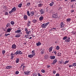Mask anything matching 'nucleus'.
Listing matches in <instances>:
<instances>
[{
	"label": "nucleus",
	"mask_w": 76,
	"mask_h": 76,
	"mask_svg": "<svg viewBox=\"0 0 76 76\" xmlns=\"http://www.w3.org/2000/svg\"><path fill=\"white\" fill-rule=\"evenodd\" d=\"M41 72L42 73H45V71L44 69H42L41 70Z\"/></svg>",
	"instance_id": "nucleus-41"
},
{
	"label": "nucleus",
	"mask_w": 76,
	"mask_h": 76,
	"mask_svg": "<svg viewBox=\"0 0 76 76\" xmlns=\"http://www.w3.org/2000/svg\"><path fill=\"white\" fill-rule=\"evenodd\" d=\"M67 37L66 36L64 37L63 38V40H65V39H67Z\"/></svg>",
	"instance_id": "nucleus-38"
},
{
	"label": "nucleus",
	"mask_w": 76,
	"mask_h": 76,
	"mask_svg": "<svg viewBox=\"0 0 76 76\" xmlns=\"http://www.w3.org/2000/svg\"><path fill=\"white\" fill-rule=\"evenodd\" d=\"M44 19V17L43 16H41L39 18V20L40 21H41L42 20Z\"/></svg>",
	"instance_id": "nucleus-10"
},
{
	"label": "nucleus",
	"mask_w": 76,
	"mask_h": 76,
	"mask_svg": "<svg viewBox=\"0 0 76 76\" xmlns=\"http://www.w3.org/2000/svg\"><path fill=\"white\" fill-rule=\"evenodd\" d=\"M56 76H60V75L58 74H57L56 75Z\"/></svg>",
	"instance_id": "nucleus-55"
},
{
	"label": "nucleus",
	"mask_w": 76,
	"mask_h": 76,
	"mask_svg": "<svg viewBox=\"0 0 76 76\" xmlns=\"http://www.w3.org/2000/svg\"><path fill=\"white\" fill-rule=\"evenodd\" d=\"M76 1V0H71V2H72V1Z\"/></svg>",
	"instance_id": "nucleus-57"
},
{
	"label": "nucleus",
	"mask_w": 76,
	"mask_h": 76,
	"mask_svg": "<svg viewBox=\"0 0 76 76\" xmlns=\"http://www.w3.org/2000/svg\"><path fill=\"white\" fill-rule=\"evenodd\" d=\"M26 66H23V70H24V68Z\"/></svg>",
	"instance_id": "nucleus-58"
},
{
	"label": "nucleus",
	"mask_w": 76,
	"mask_h": 76,
	"mask_svg": "<svg viewBox=\"0 0 76 76\" xmlns=\"http://www.w3.org/2000/svg\"><path fill=\"white\" fill-rule=\"evenodd\" d=\"M37 75L38 76H42V75H41L40 74V73H38Z\"/></svg>",
	"instance_id": "nucleus-52"
},
{
	"label": "nucleus",
	"mask_w": 76,
	"mask_h": 76,
	"mask_svg": "<svg viewBox=\"0 0 76 76\" xmlns=\"http://www.w3.org/2000/svg\"><path fill=\"white\" fill-rule=\"evenodd\" d=\"M52 50H53V47L50 48L49 49V51L50 53L52 51Z\"/></svg>",
	"instance_id": "nucleus-17"
},
{
	"label": "nucleus",
	"mask_w": 76,
	"mask_h": 76,
	"mask_svg": "<svg viewBox=\"0 0 76 76\" xmlns=\"http://www.w3.org/2000/svg\"><path fill=\"white\" fill-rule=\"evenodd\" d=\"M26 38V39H27V38H28V39H32V37H30V38L27 37Z\"/></svg>",
	"instance_id": "nucleus-54"
},
{
	"label": "nucleus",
	"mask_w": 76,
	"mask_h": 76,
	"mask_svg": "<svg viewBox=\"0 0 76 76\" xmlns=\"http://www.w3.org/2000/svg\"><path fill=\"white\" fill-rule=\"evenodd\" d=\"M11 57V60H13L14 58V57L15 56L13 55V53H12L10 54Z\"/></svg>",
	"instance_id": "nucleus-4"
},
{
	"label": "nucleus",
	"mask_w": 76,
	"mask_h": 76,
	"mask_svg": "<svg viewBox=\"0 0 76 76\" xmlns=\"http://www.w3.org/2000/svg\"><path fill=\"white\" fill-rule=\"evenodd\" d=\"M60 49V47L58 46H57L56 48V50H59Z\"/></svg>",
	"instance_id": "nucleus-35"
},
{
	"label": "nucleus",
	"mask_w": 76,
	"mask_h": 76,
	"mask_svg": "<svg viewBox=\"0 0 76 76\" xmlns=\"http://www.w3.org/2000/svg\"><path fill=\"white\" fill-rule=\"evenodd\" d=\"M31 53H32V55H33L34 56H35V50H33L32 51Z\"/></svg>",
	"instance_id": "nucleus-18"
},
{
	"label": "nucleus",
	"mask_w": 76,
	"mask_h": 76,
	"mask_svg": "<svg viewBox=\"0 0 76 76\" xmlns=\"http://www.w3.org/2000/svg\"><path fill=\"white\" fill-rule=\"evenodd\" d=\"M12 10L13 12H15V11H16V8L15 7H14L12 9Z\"/></svg>",
	"instance_id": "nucleus-11"
},
{
	"label": "nucleus",
	"mask_w": 76,
	"mask_h": 76,
	"mask_svg": "<svg viewBox=\"0 0 76 76\" xmlns=\"http://www.w3.org/2000/svg\"><path fill=\"white\" fill-rule=\"evenodd\" d=\"M4 15H8V12H6L4 14Z\"/></svg>",
	"instance_id": "nucleus-50"
},
{
	"label": "nucleus",
	"mask_w": 76,
	"mask_h": 76,
	"mask_svg": "<svg viewBox=\"0 0 76 76\" xmlns=\"http://www.w3.org/2000/svg\"><path fill=\"white\" fill-rule=\"evenodd\" d=\"M53 4H54V2L52 1L51 2V3H50L49 4L50 6H53Z\"/></svg>",
	"instance_id": "nucleus-14"
},
{
	"label": "nucleus",
	"mask_w": 76,
	"mask_h": 76,
	"mask_svg": "<svg viewBox=\"0 0 76 76\" xmlns=\"http://www.w3.org/2000/svg\"><path fill=\"white\" fill-rule=\"evenodd\" d=\"M6 27H10V23H8L6 26Z\"/></svg>",
	"instance_id": "nucleus-22"
},
{
	"label": "nucleus",
	"mask_w": 76,
	"mask_h": 76,
	"mask_svg": "<svg viewBox=\"0 0 76 76\" xmlns=\"http://www.w3.org/2000/svg\"><path fill=\"white\" fill-rule=\"evenodd\" d=\"M60 25L61 26V28H63L64 26L65 25L64 24V23L63 22H61L60 23Z\"/></svg>",
	"instance_id": "nucleus-3"
},
{
	"label": "nucleus",
	"mask_w": 76,
	"mask_h": 76,
	"mask_svg": "<svg viewBox=\"0 0 76 76\" xmlns=\"http://www.w3.org/2000/svg\"><path fill=\"white\" fill-rule=\"evenodd\" d=\"M52 17L54 19H57L58 18V15L57 14H53L52 15Z\"/></svg>",
	"instance_id": "nucleus-2"
},
{
	"label": "nucleus",
	"mask_w": 76,
	"mask_h": 76,
	"mask_svg": "<svg viewBox=\"0 0 76 76\" xmlns=\"http://www.w3.org/2000/svg\"><path fill=\"white\" fill-rule=\"evenodd\" d=\"M72 65L73 66H74V67H75V66H76V63H73L72 64Z\"/></svg>",
	"instance_id": "nucleus-40"
},
{
	"label": "nucleus",
	"mask_w": 76,
	"mask_h": 76,
	"mask_svg": "<svg viewBox=\"0 0 76 76\" xmlns=\"http://www.w3.org/2000/svg\"><path fill=\"white\" fill-rule=\"evenodd\" d=\"M56 71H53V74H56Z\"/></svg>",
	"instance_id": "nucleus-48"
},
{
	"label": "nucleus",
	"mask_w": 76,
	"mask_h": 76,
	"mask_svg": "<svg viewBox=\"0 0 76 76\" xmlns=\"http://www.w3.org/2000/svg\"><path fill=\"white\" fill-rule=\"evenodd\" d=\"M20 37V34H17L15 36V37H17V38H19Z\"/></svg>",
	"instance_id": "nucleus-26"
},
{
	"label": "nucleus",
	"mask_w": 76,
	"mask_h": 76,
	"mask_svg": "<svg viewBox=\"0 0 76 76\" xmlns=\"http://www.w3.org/2000/svg\"><path fill=\"white\" fill-rule=\"evenodd\" d=\"M56 58V56H50L51 59H54V58Z\"/></svg>",
	"instance_id": "nucleus-23"
},
{
	"label": "nucleus",
	"mask_w": 76,
	"mask_h": 76,
	"mask_svg": "<svg viewBox=\"0 0 76 76\" xmlns=\"http://www.w3.org/2000/svg\"><path fill=\"white\" fill-rule=\"evenodd\" d=\"M38 7H41L42 6V4H39L38 5Z\"/></svg>",
	"instance_id": "nucleus-33"
},
{
	"label": "nucleus",
	"mask_w": 76,
	"mask_h": 76,
	"mask_svg": "<svg viewBox=\"0 0 76 76\" xmlns=\"http://www.w3.org/2000/svg\"><path fill=\"white\" fill-rule=\"evenodd\" d=\"M20 32H21V30H18L15 31V33L16 34H19V33H20Z\"/></svg>",
	"instance_id": "nucleus-7"
},
{
	"label": "nucleus",
	"mask_w": 76,
	"mask_h": 76,
	"mask_svg": "<svg viewBox=\"0 0 76 76\" xmlns=\"http://www.w3.org/2000/svg\"><path fill=\"white\" fill-rule=\"evenodd\" d=\"M25 31H26V32H27L28 30V28H25Z\"/></svg>",
	"instance_id": "nucleus-43"
},
{
	"label": "nucleus",
	"mask_w": 76,
	"mask_h": 76,
	"mask_svg": "<svg viewBox=\"0 0 76 76\" xmlns=\"http://www.w3.org/2000/svg\"><path fill=\"white\" fill-rule=\"evenodd\" d=\"M16 75H18L19 74V71H16L15 72Z\"/></svg>",
	"instance_id": "nucleus-49"
},
{
	"label": "nucleus",
	"mask_w": 76,
	"mask_h": 76,
	"mask_svg": "<svg viewBox=\"0 0 76 76\" xmlns=\"http://www.w3.org/2000/svg\"><path fill=\"white\" fill-rule=\"evenodd\" d=\"M6 53V51L4 50H3L2 51V53L3 54H4V53Z\"/></svg>",
	"instance_id": "nucleus-42"
},
{
	"label": "nucleus",
	"mask_w": 76,
	"mask_h": 76,
	"mask_svg": "<svg viewBox=\"0 0 76 76\" xmlns=\"http://www.w3.org/2000/svg\"><path fill=\"white\" fill-rule=\"evenodd\" d=\"M27 14L28 16H30V15H31L30 13H29V11H27Z\"/></svg>",
	"instance_id": "nucleus-31"
},
{
	"label": "nucleus",
	"mask_w": 76,
	"mask_h": 76,
	"mask_svg": "<svg viewBox=\"0 0 76 76\" xmlns=\"http://www.w3.org/2000/svg\"><path fill=\"white\" fill-rule=\"evenodd\" d=\"M44 58L46 60L48 59V55H45L44 56Z\"/></svg>",
	"instance_id": "nucleus-13"
},
{
	"label": "nucleus",
	"mask_w": 76,
	"mask_h": 76,
	"mask_svg": "<svg viewBox=\"0 0 76 76\" xmlns=\"http://www.w3.org/2000/svg\"><path fill=\"white\" fill-rule=\"evenodd\" d=\"M33 76H37V74L35 72H34L33 73Z\"/></svg>",
	"instance_id": "nucleus-28"
},
{
	"label": "nucleus",
	"mask_w": 76,
	"mask_h": 76,
	"mask_svg": "<svg viewBox=\"0 0 76 76\" xmlns=\"http://www.w3.org/2000/svg\"><path fill=\"white\" fill-rule=\"evenodd\" d=\"M59 63L60 64H62L64 63V61H61L60 62H59Z\"/></svg>",
	"instance_id": "nucleus-30"
},
{
	"label": "nucleus",
	"mask_w": 76,
	"mask_h": 76,
	"mask_svg": "<svg viewBox=\"0 0 76 76\" xmlns=\"http://www.w3.org/2000/svg\"><path fill=\"white\" fill-rule=\"evenodd\" d=\"M11 25H14V24H15V22L14 21H12L11 22Z\"/></svg>",
	"instance_id": "nucleus-39"
},
{
	"label": "nucleus",
	"mask_w": 76,
	"mask_h": 76,
	"mask_svg": "<svg viewBox=\"0 0 76 76\" xmlns=\"http://www.w3.org/2000/svg\"><path fill=\"white\" fill-rule=\"evenodd\" d=\"M10 35V34H5V36L6 37H7L8 35Z\"/></svg>",
	"instance_id": "nucleus-44"
},
{
	"label": "nucleus",
	"mask_w": 76,
	"mask_h": 76,
	"mask_svg": "<svg viewBox=\"0 0 76 76\" xmlns=\"http://www.w3.org/2000/svg\"><path fill=\"white\" fill-rule=\"evenodd\" d=\"M30 4H31V3H28L27 4V6H30Z\"/></svg>",
	"instance_id": "nucleus-47"
},
{
	"label": "nucleus",
	"mask_w": 76,
	"mask_h": 76,
	"mask_svg": "<svg viewBox=\"0 0 76 76\" xmlns=\"http://www.w3.org/2000/svg\"><path fill=\"white\" fill-rule=\"evenodd\" d=\"M25 74L26 75H28L29 74H30V72L29 71H27L25 72Z\"/></svg>",
	"instance_id": "nucleus-20"
},
{
	"label": "nucleus",
	"mask_w": 76,
	"mask_h": 76,
	"mask_svg": "<svg viewBox=\"0 0 76 76\" xmlns=\"http://www.w3.org/2000/svg\"><path fill=\"white\" fill-rule=\"evenodd\" d=\"M16 48V45L15 44H13L12 46V48Z\"/></svg>",
	"instance_id": "nucleus-15"
},
{
	"label": "nucleus",
	"mask_w": 76,
	"mask_h": 76,
	"mask_svg": "<svg viewBox=\"0 0 76 76\" xmlns=\"http://www.w3.org/2000/svg\"><path fill=\"white\" fill-rule=\"evenodd\" d=\"M31 15H32L31 16H34V12L33 11H31L30 13Z\"/></svg>",
	"instance_id": "nucleus-27"
},
{
	"label": "nucleus",
	"mask_w": 76,
	"mask_h": 76,
	"mask_svg": "<svg viewBox=\"0 0 76 76\" xmlns=\"http://www.w3.org/2000/svg\"><path fill=\"white\" fill-rule=\"evenodd\" d=\"M41 27L42 28H46L47 26L45 25V23H43L41 25Z\"/></svg>",
	"instance_id": "nucleus-5"
},
{
	"label": "nucleus",
	"mask_w": 76,
	"mask_h": 76,
	"mask_svg": "<svg viewBox=\"0 0 76 76\" xmlns=\"http://www.w3.org/2000/svg\"><path fill=\"white\" fill-rule=\"evenodd\" d=\"M13 12L12 10L11 11H10L9 12V13H10V14H11V13H13Z\"/></svg>",
	"instance_id": "nucleus-45"
},
{
	"label": "nucleus",
	"mask_w": 76,
	"mask_h": 76,
	"mask_svg": "<svg viewBox=\"0 0 76 76\" xmlns=\"http://www.w3.org/2000/svg\"><path fill=\"white\" fill-rule=\"evenodd\" d=\"M28 36V35L26 34L25 35V37H26V38H27Z\"/></svg>",
	"instance_id": "nucleus-53"
},
{
	"label": "nucleus",
	"mask_w": 76,
	"mask_h": 76,
	"mask_svg": "<svg viewBox=\"0 0 76 76\" xmlns=\"http://www.w3.org/2000/svg\"><path fill=\"white\" fill-rule=\"evenodd\" d=\"M16 55H19V54H22V51H20V50H17L15 53Z\"/></svg>",
	"instance_id": "nucleus-1"
},
{
	"label": "nucleus",
	"mask_w": 76,
	"mask_h": 76,
	"mask_svg": "<svg viewBox=\"0 0 76 76\" xmlns=\"http://www.w3.org/2000/svg\"><path fill=\"white\" fill-rule=\"evenodd\" d=\"M23 18H24V19H27L28 18V17H27V15H24Z\"/></svg>",
	"instance_id": "nucleus-29"
},
{
	"label": "nucleus",
	"mask_w": 76,
	"mask_h": 76,
	"mask_svg": "<svg viewBox=\"0 0 76 76\" xmlns=\"http://www.w3.org/2000/svg\"><path fill=\"white\" fill-rule=\"evenodd\" d=\"M31 32V31H26V34H27L28 35H29V33Z\"/></svg>",
	"instance_id": "nucleus-24"
},
{
	"label": "nucleus",
	"mask_w": 76,
	"mask_h": 76,
	"mask_svg": "<svg viewBox=\"0 0 76 76\" xmlns=\"http://www.w3.org/2000/svg\"><path fill=\"white\" fill-rule=\"evenodd\" d=\"M33 56H34L33 55H28V57H29V58H32Z\"/></svg>",
	"instance_id": "nucleus-21"
},
{
	"label": "nucleus",
	"mask_w": 76,
	"mask_h": 76,
	"mask_svg": "<svg viewBox=\"0 0 76 76\" xmlns=\"http://www.w3.org/2000/svg\"><path fill=\"white\" fill-rule=\"evenodd\" d=\"M19 58H17L16 59V63H19Z\"/></svg>",
	"instance_id": "nucleus-34"
},
{
	"label": "nucleus",
	"mask_w": 76,
	"mask_h": 76,
	"mask_svg": "<svg viewBox=\"0 0 76 76\" xmlns=\"http://www.w3.org/2000/svg\"><path fill=\"white\" fill-rule=\"evenodd\" d=\"M73 67V65H70L69 66V67Z\"/></svg>",
	"instance_id": "nucleus-56"
},
{
	"label": "nucleus",
	"mask_w": 76,
	"mask_h": 76,
	"mask_svg": "<svg viewBox=\"0 0 76 76\" xmlns=\"http://www.w3.org/2000/svg\"><path fill=\"white\" fill-rule=\"evenodd\" d=\"M41 45V44L39 42L38 43H36V45H37V46H39V45Z\"/></svg>",
	"instance_id": "nucleus-19"
},
{
	"label": "nucleus",
	"mask_w": 76,
	"mask_h": 76,
	"mask_svg": "<svg viewBox=\"0 0 76 76\" xmlns=\"http://www.w3.org/2000/svg\"><path fill=\"white\" fill-rule=\"evenodd\" d=\"M39 11L41 14V15H42V14H44V13H45L44 11H43V10H42V9H41V10H39Z\"/></svg>",
	"instance_id": "nucleus-6"
},
{
	"label": "nucleus",
	"mask_w": 76,
	"mask_h": 76,
	"mask_svg": "<svg viewBox=\"0 0 76 76\" xmlns=\"http://www.w3.org/2000/svg\"><path fill=\"white\" fill-rule=\"evenodd\" d=\"M70 38L68 37L66 40H65V41L66 42H69L70 41Z\"/></svg>",
	"instance_id": "nucleus-9"
},
{
	"label": "nucleus",
	"mask_w": 76,
	"mask_h": 76,
	"mask_svg": "<svg viewBox=\"0 0 76 76\" xmlns=\"http://www.w3.org/2000/svg\"><path fill=\"white\" fill-rule=\"evenodd\" d=\"M69 61H65V62L67 63H68Z\"/></svg>",
	"instance_id": "nucleus-62"
},
{
	"label": "nucleus",
	"mask_w": 76,
	"mask_h": 76,
	"mask_svg": "<svg viewBox=\"0 0 76 76\" xmlns=\"http://www.w3.org/2000/svg\"><path fill=\"white\" fill-rule=\"evenodd\" d=\"M71 20V19L70 18H67L66 20V21L67 22H70Z\"/></svg>",
	"instance_id": "nucleus-25"
},
{
	"label": "nucleus",
	"mask_w": 76,
	"mask_h": 76,
	"mask_svg": "<svg viewBox=\"0 0 76 76\" xmlns=\"http://www.w3.org/2000/svg\"><path fill=\"white\" fill-rule=\"evenodd\" d=\"M37 22V20L35 19H34L33 20V23H36Z\"/></svg>",
	"instance_id": "nucleus-32"
},
{
	"label": "nucleus",
	"mask_w": 76,
	"mask_h": 76,
	"mask_svg": "<svg viewBox=\"0 0 76 76\" xmlns=\"http://www.w3.org/2000/svg\"><path fill=\"white\" fill-rule=\"evenodd\" d=\"M57 59H56L53 60V62L52 63L54 64H56V63L57 62Z\"/></svg>",
	"instance_id": "nucleus-16"
},
{
	"label": "nucleus",
	"mask_w": 76,
	"mask_h": 76,
	"mask_svg": "<svg viewBox=\"0 0 76 76\" xmlns=\"http://www.w3.org/2000/svg\"><path fill=\"white\" fill-rule=\"evenodd\" d=\"M12 29V28H9L7 29V32H10V31H11V30Z\"/></svg>",
	"instance_id": "nucleus-12"
},
{
	"label": "nucleus",
	"mask_w": 76,
	"mask_h": 76,
	"mask_svg": "<svg viewBox=\"0 0 76 76\" xmlns=\"http://www.w3.org/2000/svg\"><path fill=\"white\" fill-rule=\"evenodd\" d=\"M28 23L30 24V23H31V21H28Z\"/></svg>",
	"instance_id": "nucleus-61"
},
{
	"label": "nucleus",
	"mask_w": 76,
	"mask_h": 76,
	"mask_svg": "<svg viewBox=\"0 0 76 76\" xmlns=\"http://www.w3.org/2000/svg\"><path fill=\"white\" fill-rule=\"evenodd\" d=\"M30 26L31 25H30V24H29V23H27V26Z\"/></svg>",
	"instance_id": "nucleus-51"
},
{
	"label": "nucleus",
	"mask_w": 76,
	"mask_h": 76,
	"mask_svg": "<svg viewBox=\"0 0 76 76\" xmlns=\"http://www.w3.org/2000/svg\"><path fill=\"white\" fill-rule=\"evenodd\" d=\"M22 4H20L18 5V7H22Z\"/></svg>",
	"instance_id": "nucleus-36"
},
{
	"label": "nucleus",
	"mask_w": 76,
	"mask_h": 76,
	"mask_svg": "<svg viewBox=\"0 0 76 76\" xmlns=\"http://www.w3.org/2000/svg\"><path fill=\"white\" fill-rule=\"evenodd\" d=\"M53 31H54V30H56V28H52Z\"/></svg>",
	"instance_id": "nucleus-59"
},
{
	"label": "nucleus",
	"mask_w": 76,
	"mask_h": 76,
	"mask_svg": "<svg viewBox=\"0 0 76 76\" xmlns=\"http://www.w3.org/2000/svg\"><path fill=\"white\" fill-rule=\"evenodd\" d=\"M41 54H43L44 53V50H42L41 52Z\"/></svg>",
	"instance_id": "nucleus-46"
},
{
	"label": "nucleus",
	"mask_w": 76,
	"mask_h": 76,
	"mask_svg": "<svg viewBox=\"0 0 76 76\" xmlns=\"http://www.w3.org/2000/svg\"><path fill=\"white\" fill-rule=\"evenodd\" d=\"M32 36L33 37H35V35L34 34H32Z\"/></svg>",
	"instance_id": "nucleus-63"
},
{
	"label": "nucleus",
	"mask_w": 76,
	"mask_h": 76,
	"mask_svg": "<svg viewBox=\"0 0 76 76\" xmlns=\"http://www.w3.org/2000/svg\"><path fill=\"white\" fill-rule=\"evenodd\" d=\"M49 23H50V22H48L46 23H45V25L46 26H47L48 25H49Z\"/></svg>",
	"instance_id": "nucleus-37"
},
{
	"label": "nucleus",
	"mask_w": 76,
	"mask_h": 76,
	"mask_svg": "<svg viewBox=\"0 0 76 76\" xmlns=\"http://www.w3.org/2000/svg\"><path fill=\"white\" fill-rule=\"evenodd\" d=\"M12 67V66H7V67H6V69H11Z\"/></svg>",
	"instance_id": "nucleus-8"
},
{
	"label": "nucleus",
	"mask_w": 76,
	"mask_h": 76,
	"mask_svg": "<svg viewBox=\"0 0 76 76\" xmlns=\"http://www.w3.org/2000/svg\"><path fill=\"white\" fill-rule=\"evenodd\" d=\"M71 12H74V10H71Z\"/></svg>",
	"instance_id": "nucleus-64"
},
{
	"label": "nucleus",
	"mask_w": 76,
	"mask_h": 76,
	"mask_svg": "<svg viewBox=\"0 0 76 76\" xmlns=\"http://www.w3.org/2000/svg\"><path fill=\"white\" fill-rule=\"evenodd\" d=\"M54 54H57V52H56V51H55L54 52Z\"/></svg>",
	"instance_id": "nucleus-60"
}]
</instances>
